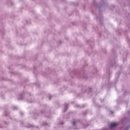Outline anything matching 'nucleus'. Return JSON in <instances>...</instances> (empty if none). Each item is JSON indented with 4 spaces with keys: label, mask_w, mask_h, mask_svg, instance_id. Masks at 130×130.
Returning <instances> with one entry per match:
<instances>
[{
    "label": "nucleus",
    "mask_w": 130,
    "mask_h": 130,
    "mask_svg": "<svg viewBox=\"0 0 130 130\" xmlns=\"http://www.w3.org/2000/svg\"><path fill=\"white\" fill-rule=\"evenodd\" d=\"M117 125H118V124L117 123H112L110 125L111 128H112V127H115V126H117Z\"/></svg>",
    "instance_id": "f257e3e1"
},
{
    "label": "nucleus",
    "mask_w": 130,
    "mask_h": 130,
    "mask_svg": "<svg viewBox=\"0 0 130 130\" xmlns=\"http://www.w3.org/2000/svg\"><path fill=\"white\" fill-rule=\"evenodd\" d=\"M73 125H75V121L73 122Z\"/></svg>",
    "instance_id": "f03ea898"
}]
</instances>
